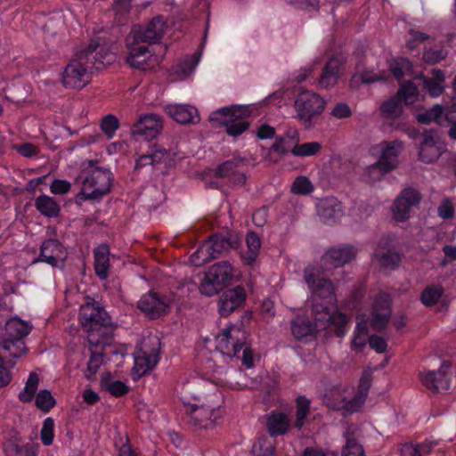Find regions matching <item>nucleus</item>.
<instances>
[{"label":"nucleus","mask_w":456,"mask_h":456,"mask_svg":"<svg viewBox=\"0 0 456 456\" xmlns=\"http://www.w3.org/2000/svg\"><path fill=\"white\" fill-rule=\"evenodd\" d=\"M80 323L87 334L88 343H97L98 339L113 340L116 328L111 317L94 298L87 297L79 310Z\"/></svg>","instance_id":"obj_1"},{"label":"nucleus","mask_w":456,"mask_h":456,"mask_svg":"<svg viewBox=\"0 0 456 456\" xmlns=\"http://www.w3.org/2000/svg\"><path fill=\"white\" fill-rule=\"evenodd\" d=\"M81 191L75 197L77 205H82L86 200L100 201L110 191L113 175L109 169L94 167L81 175Z\"/></svg>","instance_id":"obj_2"},{"label":"nucleus","mask_w":456,"mask_h":456,"mask_svg":"<svg viewBox=\"0 0 456 456\" xmlns=\"http://www.w3.org/2000/svg\"><path fill=\"white\" fill-rule=\"evenodd\" d=\"M250 115L249 105H232L213 111L209 120L225 126L228 135L238 137L248 129L250 123L246 118Z\"/></svg>","instance_id":"obj_3"},{"label":"nucleus","mask_w":456,"mask_h":456,"mask_svg":"<svg viewBox=\"0 0 456 456\" xmlns=\"http://www.w3.org/2000/svg\"><path fill=\"white\" fill-rule=\"evenodd\" d=\"M335 303L313 298L312 314L314 326L318 329H330L337 337H343L347 331L348 317L339 312H333Z\"/></svg>","instance_id":"obj_4"},{"label":"nucleus","mask_w":456,"mask_h":456,"mask_svg":"<svg viewBox=\"0 0 456 456\" xmlns=\"http://www.w3.org/2000/svg\"><path fill=\"white\" fill-rule=\"evenodd\" d=\"M32 327L20 318L9 319L4 326V338L0 343V348L12 358H18L25 354L28 348L24 338L30 333Z\"/></svg>","instance_id":"obj_5"},{"label":"nucleus","mask_w":456,"mask_h":456,"mask_svg":"<svg viewBox=\"0 0 456 456\" xmlns=\"http://www.w3.org/2000/svg\"><path fill=\"white\" fill-rule=\"evenodd\" d=\"M233 277V268L228 261L216 263L205 273L199 289L207 297L215 296L230 285Z\"/></svg>","instance_id":"obj_6"},{"label":"nucleus","mask_w":456,"mask_h":456,"mask_svg":"<svg viewBox=\"0 0 456 456\" xmlns=\"http://www.w3.org/2000/svg\"><path fill=\"white\" fill-rule=\"evenodd\" d=\"M326 105L325 100L319 94L305 90L299 93L295 100L294 107L297 118L306 126L319 118Z\"/></svg>","instance_id":"obj_7"},{"label":"nucleus","mask_w":456,"mask_h":456,"mask_svg":"<svg viewBox=\"0 0 456 456\" xmlns=\"http://www.w3.org/2000/svg\"><path fill=\"white\" fill-rule=\"evenodd\" d=\"M184 414L183 420L192 427L199 428H210L222 416V411L218 406L207 403H186L184 404Z\"/></svg>","instance_id":"obj_8"},{"label":"nucleus","mask_w":456,"mask_h":456,"mask_svg":"<svg viewBox=\"0 0 456 456\" xmlns=\"http://www.w3.org/2000/svg\"><path fill=\"white\" fill-rule=\"evenodd\" d=\"M247 333L241 326L232 324L216 336V349L228 357L238 356L246 345Z\"/></svg>","instance_id":"obj_9"},{"label":"nucleus","mask_w":456,"mask_h":456,"mask_svg":"<svg viewBox=\"0 0 456 456\" xmlns=\"http://www.w3.org/2000/svg\"><path fill=\"white\" fill-rule=\"evenodd\" d=\"M91 70L88 61L78 51L64 69L61 83L64 87L81 89L89 82L88 71Z\"/></svg>","instance_id":"obj_10"},{"label":"nucleus","mask_w":456,"mask_h":456,"mask_svg":"<svg viewBox=\"0 0 456 456\" xmlns=\"http://www.w3.org/2000/svg\"><path fill=\"white\" fill-rule=\"evenodd\" d=\"M304 278L312 291L313 298L326 300L329 303H336V294L331 281L321 276L318 268L312 266L305 268Z\"/></svg>","instance_id":"obj_11"},{"label":"nucleus","mask_w":456,"mask_h":456,"mask_svg":"<svg viewBox=\"0 0 456 456\" xmlns=\"http://www.w3.org/2000/svg\"><path fill=\"white\" fill-rule=\"evenodd\" d=\"M98 339L97 343H88L90 352L89 360L86 364L85 377L91 380L99 370L100 367L108 359L109 354H118V350L112 346V340Z\"/></svg>","instance_id":"obj_12"},{"label":"nucleus","mask_w":456,"mask_h":456,"mask_svg":"<svg viewBox=\"0 0 456 456\" xmlns=\"http://www.w3.org/2000/svg\"><path fill=\"white\" fill-rule=\"evenodd\" d=\"M450 367V362L443 361L437 370H424L419 372L422 385L433 393L448 391L451 387V379L448 375Z\"/></svg>","instance_id":"obj_13"},{"label":"nucleus","mask_w":456,"mask_h":456,"mask_svg":"<svg viewBox=\"0 0 456 456\" xmlns=\"http://www.w3.org/2000/svg\"><path fill=\"white\" fill-rule=\"evenodd\" d=\"M355 255L356 249L353 246L343 245L330 248L321 259V268L323 274L328 275L333 270L351 262L355 257Z\"/></svg>","instance_id":"obj_14"},{"label":"nucleus","mask_w":456,"mask_h":456,"mask_svg":"<svg viewBox=\"0 0 456 456\" xmlns=\"http://www.w3.org/2000/svg\"><path fill=\"white\" fill-rule=\"evenodd\" d=\"M166 21L162 16L154 17L146 25H135L131 30V35L135 43H158L164 35Z\"/></svg>","instance_id":"obj_15"},{"label":"nucleus","mask_w":456,"mask_h":456,"mask_svg":"<svg viewBox=\"0 0 456 456\" xmlns=\"http://www.w3.org/2000/svg\"><path fill=\"white\" fill-rule=\"evenodd\" d=\"M137 307L148 318L154 320L169 312L170 301L166 296L154 291H149L142 296L137 303Z\"/></svg>","instance_id":"obj_16"},{"label":"nucleus","mask_w":456,"mask_h":456,"mask_svg":"<svg viewBox=\"0 0 456 456\" xmlns=\"http://www.w3.org/2000/svg\"><path fill=\"white\" fill-rule=\"evenodd\" d=\"M421 141L419 148V157L422 162L433 163L446 151V146L434 130H426L420 134Z\"/></svg>","instance_id":"obj_17"},{"label":"nucleus","mask_w":456,"mask_h":456,"mask_svg":"<svg viewBox=\"0 0 456 456\" xmlns=\"http://www.w3.org/2000/svg\"><path fill=\"white\" fill-rule=\"evenodd\" d=\"M247 293L242 286L227 289L219 297L217 310L222 317H227L245 305Z\"/></svg>","instance_id":"obj_18"},{"label":"nucleus","mask_w":456,"mask_h":456,"mask_svg":"<svg viewBox=\"0 0 456 456\" xmlns=\"http://www.w3.org/2000/svg\"><path fill=\"white\" fill-rule=\"evenodd\" d=\"M421 198V194L416 189H403L394 202L393 215L395 220L396 222L407 220L412 208L419 206Z\"/></svg>","instance_id":"obj_19"},{"label":"nucleus","mask_w":456,"mask_h":456,"mask_svg":"<svg viewBox=\"0 0 456 456\" xmlns=\"http://www.w3.org/2000/svg\"><path fill=\"white\" fill-rule=\"evenodd\" d=\"M83 58L88 61L90 69H101L112 64L116 56L110 52L104 45H99L96 41H92L86 48L79 50Z\"/></svg>","instance_id":"obj_20"},{"label":"nucleus","mask_w":456,"mask_h":456,"mask_svg":"<svg viewBox=\"0 0 456 456\" xmlns=\"http://www.w3.org/2000/svg\"><path fill=\"white\" fill-rule=\"evenodd\" d=\"M245 159L234 156L215 169V176L217 178H227L230 185L240 186L246 183V175L241 170L245 165Z\"/></svg>","instance_id":"obj_21"},{"label":"nucleus","mask_w":456,"mask_h":456,"mask_svg":"<svg viewBox=\"0 0 456 456\" xmlns=\"http://www.w3.org/2000/svg\"><path fill=\"white\" fill-rule=\"evenodd\" d=\"M159 362V350L143 343L142 346L134 353V366L133 368V379L142 378L151 371Z\"/></svg>","instance_id":"obj_22"},{"label":"nucleus","mask_w":456,"mask_h":456,"mask_svg":"<svg viewBox=\"0 0 456 456\" xmlns=\"http://www.w3.org/2000/svg\"><path fill=\"white\" fill-rule=\"evenodd\" d=\"M391 318V298L387 293L379 294L373 304L370 325L372 330L383 331Z\"/></svg>","instance_id":"obj_23"},{"label":"nucleus","mask_w":456,"mask_h":456,"mask_svg":"<svg viewBox=\"0 0 456 456\" xmlns=\"http://www.w3.org/2000/svg\"><path fill=\"white\" fill-rule=\"evenodd\" d=\"M208 241L216 258L227 255L232 249H238L241 243L240 235L232 230L216 232Z\"/></svg>","instance_id":"obj_24"},{"label":"nucleus","mask_w":456,"mask_h":456,"mask_svg":"<svg viewBox=\"0 0 456 456\" xmlns=\"http://www.w3.org/2000/svg\"><path fill=\"white\" fill-rule=\"evenodd\" d=\"M162 128V123L158 115L148 114L141 117L131 127L134 137H142L150 141L158 136Z\"/></svg>","instance_id":"obj_25"},{"label":"nucleus","mask_w":456,"mask_h":456,"mask_svg":"<svg viewBox=\"0 0 456 456\" xmlns=\"http://www.w3.org/2000/svg\"><path fill=\"white\" fill-rule=\"evenodd\" d=\"M265 418V430L271 437L283 436L290 430L291 421L286 413L273 410Z\"/></svg>","instance_id":"obj_26"},{"label":"nucleus","mask_w":456,"mask_h":456,"mask_svg":"<svg viewBox=\"0 0 456 456\" xmlns=\"http://www.w3.org/2000/svg\"><path fill=\"white\" fill-rule=\"evenodd\" d=\"M170 118L180 124H196L200 121L198 110L191 105L174 104L166 107Z\"/></svg>","instance_id":"obj_27"},{"label":"nucleus","mask_w":456,"mask_h":456,"mask_svg":"<svg viewBox=\"0 0 456 456\" xmlns=\"http://www.w3.org/2000/svg\"><path fill=\"white\" fill-rule=\"evenodd\" d=\"M343 65V60L338 57H331L322 68L318 85L322 88L333 87L339 78V69Z\"/></svg>","instance_id":"obj_28"},{"label":"nucleus","mask_w":456,"mask_h":456,"mask_svg":"<svg viewBox=\"0 0 456 456\" xmlns=\"http://www.w3.org/2000/svg\"><path fill=\"white\" fill-rule=\"evenodd\" d=\"M317 212L325 222H333L344 215L342 204L335 197L322 199L317 203Z\"/></svg>","instance_id":"obj_29"},{"label":"nucleus","mask_w":456,"mask_h":456,"mask_svg":"<svg viewBox=\"0 0 456 456\" xmlns=\"http://www.w3.org/2000/svg\"><path fill=\"white\" fill-rule=\"evenodd\" d=\"M110 254V247L105 243L99 245L94 250V271L102 281L106 280L109 276Z\"/></svg>","instance_id":"obj_30"},{"label":"nucleus","mask_w":456,"mask_h":456,"mask_svg":"<svg viewBox=\"0 0 456 456\" xmlns=\"http://www.w3.org/2000/svg\"><path fill=\"white\" fill-rule=\"evenodd\" d=\"M247 251H240V256L243 265L252 266L259 256L261 239L255 232H248L246 235Z\"/></svg>","instance_id":"obj_31"},{"label":"nucleus","mask_w":456,"mask_h":456,"mask_svg":"<svg viewBox=\"0 0 456 456\" xmlns=\"http://www.w3.org/2000/svg\"><path fill=\"white\" fill-rule=\"evenodd\" d=\"M299 141V134L295 128H289L284 136L276 138V141L272 145L271 150L278 152L280 155H285L291 152L293 146Z\"/></svg>","instance_id":"obj_32"},{"label":"nucleus","mask_w":456,"mask_h":456,"mask_svg":"<svg viewBox=\"0 0 456 456\" xmlns=\"http://www.w3.org/2000/svg\"><path fill=\"white\" fill-rule=\"evenodd\" d=\"M375 256L379 265L387 270H395L402 262V254L394 248H379Z\"/></svg>","instance_id":"obj_33"},{"label":"nucleus","mask_w":456,"mask_h":456,"mask_svg":"<svg viewBox=\"0 0 456 456\" xmlns=\"http://www.w3.org/2000/svg\"><path fill=\"white\" fill-rule=\"evenodd\" d=\"M150 58L149 47L141 45L131 49L126 57V62L134 69L146 70L149 69L148 61Z\"/></svg>","instance_id":"obj_34"},{"label":"nucleus","mask_w":456,"mask_h":456,"mask_svg":"<svg viewBox=\"0 0 456 456\" xmlns=\"http://www.w3.org/2000/svg\"><path fill=\"white\" fill-rule=\"evenodd\" d=\"M400 147V143L391 142L382 150L380 158L378 161L385 166V171H391L396 167Z\"/></svg>","instance_id":"obj_35"},{"label":"nucleus","mask_w":456,"mask_h":456,"mask_svg":"<svg viewBox=\"0 0 456 456\" xmlns=\"http://www.w3.org/2000/svg\"><path fill=\"white\" fill-rule=\"evenodd\" d=\"M367 397L356 392L354 397L349 401L341 400L340 402H331L329 397H326V404L333 410L344 409L346 411L353 413L360 410L364 404Z\"/></svg>","instance_id":"obj_36"},{"label":"nucleus","mask_w":456,"mask_h":456,"mask_svg":"<svg viewBox=\"0 0 456 456\" xmlns=\"http://www.w3.org/2000/svg\"><path fill=\"white\" fill-rule=\"evenodd\" d=\"M44 262L53 267L57 266V240H46L40 248L38 257L33 262Z\"/></svg>","instance_id":"obj_37"},{"label":"nucleus","mask_w":456,"mask_h":456,"mask_svg":"<svg viewBox=\"0 0 456 456\" xmlns=\"http://www.w3.org/2000/svg\"><path fill=\"white\" fill-rule=\"evenodd\" d=\"M101 387L115 397H121L129 392V387L120 380L113 379L110 374L101 379Z\"/></svg>","instance_id":"obj_38"},{"label":"nucleus","mask_w":456,"mask_h":456,"mask_svg":"<svg viewBox=\"0 0 456 456\" xmlns=\"http://www.w3.org/2000/svg\"><path fill=\"white\" fill-rule=\"evenodd\" d=\"M419 87L412 81L401 84L396 95L405 105L415 103L419 100Z\"/></svg>","instance_id":"obj_39"},{"label":"nucleus","mask_w":456,"mask_h":456,"mask_svg":"<svg viewBox=\"0 0 456 456\" xmlns=\"http://www.w3.org/2000/svg\"><path fill=\"white\" fill-rule=\"evenodd\" d=\"M311 401L305 395H299L296 399V419L294 426L296 428L300 430L305 423V419L310 414Z\"/></svg>","instance_id":"obj_40"},{"label":"nucleus","mask_w":456,"mask_h":456,"mask_svg":"<svg viewBox=\"0 0 456 456\" xmlns=\"http://www.w3.org/2000/svg\"><path fill=\"white\" fill-rule=\"evenodd\" d=\"M291 333L294 338L297 340H301L312 335L314 331V326L312 322L305 318L297 317L291 322Z\"/></svg>","instance_id":"obj_41"},{"label":"nucleus","mask_w":456,"mask_h":456,"mask_svg":"<svg viewBox=\"0 0 456 456\" xmlns=\"http://www.w3.org/2000/svg\"><path fill=\"white\" fill-rule=\"evenodd\" d=\"M215 253L211 249L209 243L205 240L202 245L191 256L190 261L195 266H201L208 262L216 259Z\"/></svg>","instance_id":"obj_42"},{"label":"nucleus","mask_w":456,"mask_h":456,"mask_svg":"<svg viewBox=\"0 0 456 456\" xmlns=\"http://www.w3.org/2000/svg\"><path fill=\"white\" fill-rule=\"evenodd\" d=\"M39 385V377L36 372H30L25 387L19 394V400L22 403H30L34 399Z\"/></svg>","instance_id":"obj_43"},{"label":"nucleus","mask_w":456,"mask_h":456,"mask_svg":"<svg viewBox=\"0 0 456 456\" xmlns=\"http://www.w3.org/2000/svg\"><path fill=\"white\" fill-rule=\"evenodd\" d=\"M403 102L399 98H397L396 94L387 102H383L380 107L381 115L386 118L394 119L399 118L403 113Z\"/></svg>","instance_id":"obj_44"},{"label":"nucleus","mask_w":456,"mask_h":456,"mask_svg":"<svg viewBox=\"0 0 456 456\" xmlns=\"http://www.w3.org/2000/svg\"><path fill=\"white\" fill-rule=\"evenodd\" d=\"M389 69L394 77L400 80L404 76L411 74L412 64L407 58L392 59L389 61Z\"/></svg>","instance_id":"obj_45"},{"label":"nucleus","mask_w":456,"mask_h":456,"mask_svg":"<svg viewBox=\"0 0 456 456\" xmlns=\"http://www.w3.org/2000/svg\"><path fill=\"white\" fill-rule=\"evenodd\" d=\"M36 208L44 216L48 217L57 216V202L47 195H40L35 202Z\"/></svg>","instance_id":"obj_46"},{"label":"nucleus","mask_w":456,"mask_h":456,"mask_svg":"<svg viewBox=\"0 0 456 456\" xmlns=\"http://www.w3.org/2000/svg\"><path fill=\"white\" fill-rule=\"evenodd\" d=\"M417 120L425 125H428L431 122L441 125L444 121V109L441 105L436 104L423 113H419L417 115Z\"/></svg>","instance_id":"obj_47"},{"label":"nucleus","mask_w":456,"mask_h":456,"mask_svg":"<svg viewBox=\"0 0 456 456\" xmlns=\"http://www.w3.org/2000/svg\"><path fill=\"white\" fill-rule=\"evenodd\" d=\"M444 289L442 286H429L427 287L420 295V301L426 306L435 305L444 295Z\"/></svg>","instance_id":"obj_48"},{"label":"nucleus","mask_w":456,"mask_h":456,"mask_svg":"<svg viewBox=\"0 0 456 456\" xmlns=\"http://www.w3.org/2000/svg\"><path fill=\"white\" fill-rule=\"evenodd\" d=\"M448 51L443 45H435L424 50L422 60L429 65H434L445 59Z\"/></svg>","instance_id":"obj_49"},{"label":"nucleus","mask_w":456,"mask_h":456,"mask_svg":"<svg viewBox=\"0 0 456 456\" xmlns=\"http://www.w3.org/2000/svg\"><path fill=\"white\" fill-rule=\"evenodd\" d=\"M322 148L321 143L318 142H305L299 144L298 142L291 149V153L297 157H310L315 155Z\"/></svg>","instance_id":"obj_50"},{"label":"nucleus","mask_w":456,"mask_h":456,"mask_svg":"<svg viewBox=\"0 0 456 456\" xmlns=\"http://www.w3.org/2000/svg\"><path fill=\"white\" fill-rule=\"evenodd\" d=\"M35 403L38 409L47 412L54 406L55 399L49 390L43 389L35 395Z\"/></svg>","instance_id":"obj_51"},{"label":"nucleus","mask_w":456,"mask_h":456,"mask_svg":"<svg viewBox=\"0 0 456 456\" xmlns=\"http://www.w3.org/2000/svg\"><path fill=\"white\" fill-rule=\"evenodd\" d=\"M346 444L342 448L343 456H365L362 445L348 433L346 434Z\"/></svg>","instance_id":"obj_52"},{"label":"nucleus","mask_w":456,"mask_h":456,"mask_svg":"<svg viewBox=\"0 0 456 456\" xmlns=\"http://www.w3.org/2000/svg\"><path fill=\"white\" fill-rule=\"evenodd\" d=\"M415 79L421 82L424 89L431 97H438L444 93V87L442 84L429 80V77L422 74L416 76Z\"/></svg>","instance_id":"obj_53"},{"label":"nucleus","mask_w":456,"mask_h":456,"mask_svg":"<svg viewBox=\"0 0 456 456\" xmlns=\"http://www.w3.org/2000/svg\"><path fill=\"white\" fill-rule=\"evenodd\" d=\"M254 456H274L275 447L265 437H259L252 446Z\"/></svg>","instance_id":"obj_54"},{"label":"nucleus","mask_w":456,"mask_h":456,"mask_svg":"<svg viewBox=\"0 0 456 456\" xmlns=\"http://www.w3.org/2000/svg\"><path fill=\"white\" fill-rule=\"evenodd\" d=\"M119 127L118 118L112 114L104 116L101 121V128L104 134L111 139Z\"/></svg>","instance_id":"obj_55"},{"label":"nucleus","mask_w":456,"mask_h":456,"mask_svg":"<svg viewBox=\"0 0 456 456\" xmlns=\"http://www.w3.org/2000/svg\"><path fill=\"white\" fill-rule=\"evenodd\" d=\"M133 0H115L112 4V10L117 16V22L122 24L128 15Z\"/></svg>","instance_id":"obj_56"},{"label":"nucleus","mask_w":456,"mask_h":456,"mask_svg":"<svg viewBox=\"0 0 456 456\" xmlns=\"http://www.w3.org/2000/svg\"><path fill=\"white\" fill-rule=\"evenodd\" d=\"M314 191L311 181L305 176H298L295 179L291 186V191L294 194L307 195Z\"/></svg>","instance_id":"obj_57"},{"label":"nucleus","mask_w":456,"mask_h":456,"mask_svg":"<svg viewBox=\"0 0 456 456\" xmlns=\"http://www.w3.org/2000/svg\"><path fill=\"white\" fill-rule=\"evenodd\" d=\"M54 437V420L53 418H46L40 431V439L44 445L52 444Z\"/></svg>","instance_id":"obj_58"},{"label":"nucleus","mask_w":456,"mask_h":456,"mask_svg":"<svg viewBox=\"0 0 456 456\" xmlns=\"http://www.w3.org/2000/svg\"><path fill=\"white\" fill-rule=\"evenodd\" d=\"M15 362L6 361V357L0 354V386H8L12 381V373L10 369Z\"/></svg>","instance_id":"obj_59"},{"label":"nucleus","mask_w":456,"mask_h":456,"mask_svg":"<svg viewBox=\"0 0 456 456\" xmlns=\"http://www.w3.org/2000/svg\"><path fill=\"white\" fill-rule=\"evenodd\" d=\"M428 39H429V35L411 28L409 30V36L406 39V45L410 49H415Z\"/></svg>","instance_id":"obj_60"},{"label":"nucleus","mask_w":456,"mask_h":456,"mask_svg":"<svg viewBox=\"0 0 456 456\" xmlns=\"http://www.w3.org/2000/svg\"><path fill=\"white\" fill-rule=\"evenodd\" d=\"M388 172L389 171H385V166L377 161L366 168L365 175L369 177L370 182H376L379 181L381 177Z\"/></svg>","instance_id":"obj_61"},{"label":"nucleus","mask_w":456,"mask_h":456,"mask_svg":"<svg viewBox=\"0 0 456 456\" xmlns=\"http://www.w3.org/2000/svg\"><path fill=\"white\" fill-rule=\"evenodd\" d=\"M369 345L378 354L385 353L387 347V344L385 338L379 335H371L369 338Z\"/></svg>","instance_id":"obj_62"},{"label":"nucleus","mask_w":456,"mask_h":456,"mask_svg":"<svg viewBox=\"0 0 456 456\" xmlns=\"http://www.w3.org/2000/svg\"><path fill=\"white\" fill-rule=\"evenodd\" d=\"M331 115L337 118H345L350 117L352 111L346 103L339 102L334 106Z\"/></svg>","instance_id":"obj_63"},{"label":"nucleus","mask_w":456,"mask_h":456,"mask_svg":"<svg viewBox=\"0 0 456 456\" xmlns=\"http://www.w3.org/2000/svg\"><path fill=\"white\" fill-rule=\"evenodd\" d=\"M13 148L17 151L18 153L26 158H31L37 154L36 147L30 142L15 144Z\"/></svg>","instance_id":"obj_64"}]
</instances>
